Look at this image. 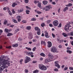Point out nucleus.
Wrapping results in <instances>:
<instances>
[{
	"mask_svg": "<svg viewBox=\"0 0 73 73\" xmlns=\"http://www.w3.org/2000/svg\"><path fill=\"white\" fill-rule=\"evenodd\" d=\"M10 62V61H9L6 58L4 59H2L0 57V66H1L0 68L1 71H3L4 69L6 68V65H8L9 66V65L10 64L11 62V63L13 62Z\"/></svg>",
	"mask_w": 73,
	"mask_h": 73,
	"instance_id": "nucleus-1",
	"label": "nucleus"
},
{
	"mask_svg": "<svg viewBox=\"0 0 73 73\" xmlns=\"http://www.w3.org/2000/svg\"><path fill=\"white\" fill-rule=\"evenodd\" d=\"M39 68L40 69L42 70H46L47 69L46 67L44 66L42 64H40L39 65Z\"/></svg>",
	"mask_w": 73,
	"mask_h": 73,
	"instance_id": "nucleus-2",
	"label": "nucleus"
},
{
	"mask_svg": "<svg viewBox=\"0 0 73 73\" xmlns=\"http://www.w3.org/2000/svg\"><path fill=\"white\" fill-rule=\"evenodd\" d=\"M51 51L53 53H56L57 51V49L54 46L52 47L51 49Z\"/></svg>",
	"mask_w": 73,
	"mask_h": 73,
	"instance_id": "nucleus-3",
	"label": "nucleus"
},
{
	"mask_svg": "<svg viewBox=\"0 0 73 73\" xmlns=\"http://www.w3.org/2000/svg\"><path fill=\"white\" fill-rule=\"evenodd\" d=\"M72 26L71 25H70V24H68L65 26L64 29L66 31H67L68 30H69V28H70Z\"/></svg>",
	"mask_w": 73,
	"mask_h": 73,
	"instance_id": "nucleus-4",
	"label": "nucleus"
},
{
	"mask_svg": "<svg viewBox=\"0 0 73 73\" xmlns=\"http://www.w3.org/2000/svg\"><path fill=\"white\" fill-rule=\"evenodd\" d=\"M53 24L54 26L57 27V26H58V25L59 23H58V21L55 20L53 22Z\"/></svg>",
	"mask_w": 73,
	"mask_h": 73,
	"instance_id": "nucleus-5",
	"label": "nucleus"
},
{
	"mask_svg": "<svg viewBox=\"0 0 73 73\" xmlns=\"http://www.w3.org/2000/svg\"><path fill=\"white\" fill-rule=\"evenodd\" d=\"M48 60H52L53 58V56L51 53H49L48 55Z\"/></svg>",
	"mask_w": 73,
	"mask_h": 73,
	"instance_id": "nucleus-6",
	"label": "nucleus"
},
{
	"mask_svg": "<svg viewBox=\"0 0 73 73\" xmlns=\"http://www.w3.org/2000/svg\"><path fill=\"white\" fill-rule=\"evenodd\" d=\"M26 59L25 60V63H27V62H29L31 60V59L29 57L26 56Z\"/></svg>",
	"mask_w": 73,
	"mask_h": 73,
	"instance_id": "nucleus-7",
	"label": "nucleus"
},
{
	"mask_svg": "<svg viewBox=\"0 0 73 73\" xmlns=\"http://www.w3.org/2000/svg\"><path fill=\"white\" fill-rule=\"evenodd\" d=\"M52 7L51 5H48V6H46L45 7V9L46 11H47L49 10L50 8H52Z\"/></svg>",
	"mask_w": 73,
	"mask_h": 73,
	"instance_id": "nucleus-8",
	"label": "nucleus"
},
{
	"mask_svg": "<svg viewBox=\"0 0 73 73\" xmlns=\"http://www.w3.org/2000/svg\"><path fill=\"white\" fill-rule=\"evenodd\" d=\"M44 33H45V37H46V38H49V37H50V36L48 35V33L47 32V31H45Z\"/></svg>",
	"mask_w": 73,
	"mask_h": 73,
	"instance_id": "nucleus-9",
	"label": "nucleus"
},
{
	"mask_svg": "<svg viewBox=\"0 0 73 73\" xmlns=\"http://www.w3.org/2000/svg\"><path fill=\"white\" fill-rule=\"evenodd\" d=\"M17 19V20L19 22H20L21 21V16H17L16 18Z\"/></svg>",
	"mask_w": 73,
	"mask_h": 73,
	"instance_id": "nucleus-10",
	"label": "nucleus"
},
{
	"mask_svg": "<svg viewBox=\"0 0 73 73\" xmlns=\"http://www.w3.org/2000/svg\"><path fill=\"white\" fill-rule=\"evenodd\" d=\"M48 48H50L52 46V43L50 42H48Z\"/></svg>",
	"mask_w": 73,
	"mask_h": 73,
	"instance_id": "nucleus-11",
	"label": "nucleus"
},
{
	"mask_svg": "<svg viewBox=\"0 0 73 73\" xmlns=\"http://www.w3.org/2000/svg\"><path fill=\"white\" fill-rule=\"evenodd\" d=\"M54 63L55 66L57 67V66H58L59 65V64H58V61H55L54 62Z\"/></svg>",
	"mask_w": 73,
	"mask_h": 73,
	"instance_id": "nucleus-12",
	"label": "nucleus"
},
{
	"mask_svg": "<svg viewBox=\"0 0 73 73\" xmlns=\"http://www.w3.org/2000/svg\"><path fill=\"white\" fill-rule=\"evenodd\" d=\"M29 38H32V37H33V35H32V33H29Z\"/></svg>",
	"mask_w": 73,
	"mask_h": 73,
	"instance_id": "nucleus-13",
	"label": "nucleus"
},
{
	"mask_svg": "<svg viewBox=\"0 0 73 73\" xmlns=\"http://www.w3.org/2000/svg\"><path fill=\"white\" fill-rule=\"evenodd\" d=\"M31 54H33V53L31 52H28L27 55L28 56H30V55H31Z\"/></svg>",
	"mask_w": 73,
	"mask_h": 73,
	"instance_id": "nucleus-14",
	"label": "nucleus"
},
{
	"mask_svg": "<svg viewBox=\"0 0 73 73\" xmlns=\"http://www.w3.org/2000/svg\"><path fill=\"white\" fill-rule=\"evenodd\" d=\"M18 45L19 44H13L12 45V46L13 47H14V48H15V47H17Z\"/></svg>",
	"mask_w": 73,
	"mask_h": 73,
	"instance_id": "nucleus-15",
	"label": "nucleus"
},
{
	"mask_svg": "<svg viewBox=\"0 0 73 73\" xmlns=\"http://www.w3.org/2000/svg\"><path fill=\"white\" fill-rule=\"evenodd\" d=\"M23 11L24 9H21L19 10H18V12L19 13H21L22 12H23Z\"/></svg>",
	"mask_w": 73,
	"mask_h": 73,
	"instance_id": "nucleus-16",
	"label": "nucleus"
},
{
	"mask_svg": "<svg viewBox=\"0 0 73 73\" xmlns=\"http://www.w3.org/2000/svg\"><path fill=\"white\" fill-rule=\"evenodd\" d=\"M17 5V3L14 2L13 3V4L12 5V7H15V6Z\"/></svg>",
	"mask_w": 73,
	"mask_h": 73,
	"instance_id": "nucleus-17",
	"label": "nucleus"
},
{
	"mask_svg": "<svg viewBox=\"0 0 73 73\" xmlns=\"http://www.w3.org/2000/svg\"><path fill=\"white\" fill-rule=\"evenodd\" d=\"M41 44H42L43 45H46V42L42 40L41 41Z\"/></svg>",
	"mask_w": 73,
	"mask_h": 73,
	"instance_id": "nucleus-18",
	"label": "nucleus"
},
{
	"mask_svg": "<svg viewBox=\"0 0 73 73\" xmlns=\"http://www.w3.org/2000/svg\"><path fill=\"white\" fill-rule=\"evenodd\" d=\"M37 6L39 8H41V3L40 2H39L37 4Z\"/></svg>",
	"mask_w": 73,
	"mask_h": 73,
	"instance_id": "nucleus-19",
	"label": "nucleus"
},
{
	"mask_svg": "<svg viewBox=\"0 0 73 73\" xmlns=\"http://www.w3.org/2000/svg\"><path fill=\"white\" fill-rule=\"evenodd\" d=\"M35 31H38L39 30H40V29L38 27H35Z\"/></svg>",
	"mask_w": 73,
	"mask_h": 73,
	"instance_id": "nucleus-20",
	"label": "nucleus"
},
{
	"mask_svg": "<svg viewBox=\"0 0 73 73\" xmlns=\"http://www.w3.org/2000/svg\"><path fill=\"white\" fill-rule=\"evenodd\" d=\"M62 35L64 36V37H67V36H68V35L66 33H62Z\"/></svg>",
	"mask_w": 73,
	"mask_h": 73,
	"instance_id": "nucleus-21",
	"label": "nucleus"
},
{
	"mask_svg": "<svg viewBox=\"0 0 73 73\" xmlns=\"http://www.w3.org/2000/svg\"><path fill=\"white\" fill-rule=\"evenodd\" d=\"M5 32H7V33H9L10 31L8 29H5Z\"/></svg>",
	"mask_w": 73,
	"mask_h": 73,
	"instance_id": "nucleus-22",
	"label": "nucleus"
},
{
	"mask_svg": "<svg viewBox=\"0 0 73 73\" xmlns=\"http://www.w3.org/2000/svg\"><path fill=\"white\" fill-rule=\"evenodd\" d=\"M68 9V7H66L63 10L64 12H66V11Z\"/></svg>",
	"mask_w": 73,
	"mask_h": 73,
	"instance_id": "nucleus-23",
	"label": "nucleus"
},
{
	"mask_svg": "<svg viewBox=\"0 0 73 73\" xmlns=\"http://www.w3.org/2000/svg\"><path fill=\"white\" fill-rule=\"evenodd\" d=\"M43 4L46 5V4H47L48 3V2L46 1H43Z\"/></svg>",
	"mask_w": 73,
	"mask_h": 73,
	"instance_id": "nucleus-24",
	"label": "nucleus"
},
{
	"mask_svg": "<svg viewBox=\"0 0 73 73\" xmlns=\"http://www.w3.org/2000/svg\"><path fill=\"white\" fill-rule=\"evenodd\" d=\"M12 35H13V33H9L7 34V36H12Z\"/></svg>",
	"mask_w": 73,
	"mask_h": 73,
	"instance_id": "nucleus-25",
	"label": "nucleus"
},
{
	"mask_svg": "<svg viewBox=\"0 0 73 73\" xmlns=\"http://www.w3.org/2000/svg\"><path fill=\"white\" fill-rule=\"evenodd\" d=\"M41 26L42 27H44V26H45V23H42L41 24Z\"/></svg>",
	"mask_w": 73,
	"mask_h": 73,
	"instance_id": "nucleus-26",
	"label": "nucleus"
},
{
	"mask_svg": "<svg viewBox=\"0 0 73 73\" xmlns=\"http://www.w3.org/2000/svg\"><path fill=\"white\" fill-rule=\"evenodd\" d=\"M40 56H43V57H45V54H44V53H41L40 54Z\"/></svg>",
	"mask_w": 73,
	"mask_h": 73,
	"instance_id": "nucleus-27",
	"label": "nucleus"
},
{
	"mask_svg": "<svg viewBox=\"0 0 73 73\" xmlns=\"http://www.w3.org/2000/svg\"><path fill=\"white\" fill-rule=\"evenodd\" d=\"M72 4L71 3H69L68 5H66V6H67L68 7H70V6H72Z\"/></svg>",
	"mask_w": 73,
	"mask_h": 73,
	"instance_id": "nucleus-28",
	"label": "nucleus"
},
{
	"mask_svg": "<svg viewBox=\"0 0 73 73\" xmlns=\"http://www.w3.org/2000/svg\"><path fill=\"white\" fill-rule=\"evenodd\" d=\"M67 53H68L69 54H71L72 53V51L69 50H67Z\"/></svg>",
	"mask_w": 73,
	"mask_h": 73,
	"instance_id": "nucleus-29",
	"label": "nucleus"
},
{
	"mask_svg": "<svg viewBox=\"0 0 73 73\" xmlns=\"http://www.w3.org/2000/svg\"><path fill=\"white\" fill-rule=\"evenodd\" d=\"M40 30H39L37 31V33L38 35H40Z\"/></svg>",
	"mask_w": 73,
	"mask_h": 73,
	"instance_id": "nucleus-30",
	"label": "nucleus"
},
{
	"mask_svg": "<svg viewBox=\"0 0 73 73\" xmlns=\"http://www.w3.org/2000/svg\"><path fill=\"white\" fill-rule=\"evenodd\" d=\"M27 30H30L31 29V26L27 27Z\"/></svg>",
	"mask_w": 73,
	"mask_h": 73,
	"instance_id": "nucleus-31",
	"label": "nucleus"
},
{
	"mask_svg": "<svg viewBox=\"0 0 73 73\" xmlns=\"http://www.w3.org/2000/svg\"><path fill=\"white\" fill-rule=\"evenodd\" d=\"M39 71L38 70H36L33 72V73H38Z\"/></svg>",
	"mask_w": 73,
	"mask_h": 73,
	"instance_id": "nucleus-32",
	"label": "nucleus"
},
{
	"mask_svg": "<svg viewBox=\"0 0 73 73\" xmlns=\"http://www.w3.org/2000/svg\"><path fill=\"white\" fill-rule=\"evenodd\" d=\"M47 24H49L51 22V20H48L46 21Z\"/></svg>",
	"mask_w": 73,
	"mask_h": 73,
	"instance_id": "nucleus-33",
	"label": "nucleus"
},
{
	"mask_svg": "<svg viewBox=\"0 0 73 73\" xmlns=\"http://www.w3.org/2000/svg\"><path fill=\"white\" fill-rule=\"evenodd\" d=\"M13 22L14 23H17V21L15 20V19L13 20Z\"/></svg>",
	"mask_w": 73,
	"mask_h": 73,
	"instance_id": "nucleus-34",
	"label": "nucleus"
},
{
	"mask_svg": "<svg viewBox=\"0 0 73 73\" xmlns=\"http://www.w3.org/2000/svg\"><path fill=\"white\" fill-rule=\"evenodd\" d=\"M25 48L26 49L28 50H31V48H28L27 47H26Z\"/></svg>",
	"mask_w": 73,
	"mask_h": 73,
	"instance_id": "nucleus-35",
	"label": "nucleus"
},
{
	"mask_svg": "<svg viewBox=\"0 0 73 73\" xmlns=\"http://www.w3.org/2000/svg\"><path fill=\"white\" fill-rule=\"evenodd\" d=\"M62 25L61 24V23H60L59 25L58 26V27L61 28V27Z\"/></svg>",
	"mask_w": 73,
	"mask_h": 73,
	"instance_id": "nucleus-36",
	"label": "nucleus"
},
{
	"mask_svg": "<svg viewBox=\"0 0 73 73\" xmlns=\"http://www.w3.org/2000/svg\"><path fill=\"white\" fill-rule=\"evenodd\" d=\"M25 3L27 4L29 2V0H25Z\"/></svg>",
	"mask_w": 73,
	"mask_h": 73,
	"instance_id": "nucleus-37",
	"label": "nucleus"
},
{
	"mask_svg": "<svg viewBox=\"0 0 73 73\" xmlns=\"http://www.w3.org/2000/svg\"><path fill=\"white\" fill-rule=\"evenodd\" d=\"M34 2L35 4H37V3H38V2H39V1H35Z\"/></svg>",
	"mask_w": 73,
	"mask_h": 73,
	"instance_id": "nucleus-38",
	"label": "nucleus"
},
{
	"mask_svg": "<svg viewBox=\"0 0 73 73\" xmlns=\"http://www.w3.org/2000/svg\"><path fill=\"white\" fill-rule=\"evenodd\" d=\"M12 13L13 14H15L16 12H15V11H14V9H12Z\"/></svg>",
	"mask_w": 73,
	"mask_h": 73,
	"instance_id": "nucleus-39",
	"label": "nucleus"
},
{
	"mask_svg": "<svg viewBox=\"0 0 73 73\" xmlns=\"http://www.w3.org/2000/svg\"><path fill=\"white\" fill-rule=\"evenodd\" d=\"M68 69V68L67 67H65V68H64L63 69L64 70H67V69Z\"/></svg>",
	"mask_w": 73,
	"mask_h": 73,
	"instance_id": "nucleus-40",
	"label": "nucleus"
},
{
	"mask_svg": "<svg viewBox=\"0 0 73 73\" xmlns=\"http://www.w3.org/2000/svg\"><path fill=\"white\" fill-rule=\"evenodd\" d=\"M7 23V20H5L4 22V24L5 25Z\"/></svg>",
	"mask_w": 73,
	"mask_h": 73,
	"instance_id": "nucleus-41",
	"label": "nucleus"
},
{
	"mask_svg": "<svg viewBox=\"0 0 73 73\" xmlns=\"http://www.w3.org/2000/svg\"><path fill=\"white\" fill-rule=\"evenodd\" d=\"M9 15H11V16H12V12H11V11H9Z\"/></svg>",
	"mask_w": 73,
	"mask_h": 73,
	"instance_id": "nucleus-42",
	"label": "nucleus"
},
{
	"mask_svg": "<svg viewBox=\"0 0 73 73\" xmlns=\"http://www.w3.org/2000/svg\"><path fill=\"white\" fill-rule=\"evenodd\" d=\"M6 48H7V49H10V48H11V46H7L6 47Z\"/></svg>",
	"mask_w": 73,
	"mask_h": 73,
	"instance_id": "nucleus-43",
	"label": "nucleus"
},
{
	"mask_svg": "<svg viewBox=\"0 0 73 73\" xmlns=\"http://www.w3.org/2000/svg\"><path fill=\"white\" fill-rule=\"evenodd\" d=\"M37 13H38V14H41V13H42L41 12L39 11H37Z\"/></svg>",
	"mask_w": 73,
	"mask_h": 73,
	"instance_id": "nucleus-44",
	"label": "nucleus"
},
{
	"mask_svg": "<svg viewBox=\"0 0 73 73\" xmlns=\"http://www.w3.org/2000/svg\"><path fill=\"white\" fill-rule=\"evenodd\" d=\"M52 35L53 38H55V37H56L55 35L53 34V33H52Z\"/></svg>",
	"mask_w": 73,
	"mask_h": 73,
	"instance_id": "nucleus-45",
	"label": "nucleus"
},
{
	"mask_svg": "<svg viewBox=\"0 0 73 73\" xmlns=\"http://www.w3.org/2000/svg\"><path fill=\"white\" fill-rule=\"evenodd\" d=\"M69 69L70 70H73V67H69Z\"/></svg>",
	"mask_w": 73,
	"mask_h": 73,
	"instance_id": "nucleus-46",
	"label": "nucleus"
},
{
	"mask_svg": "<svg viewBox=\"0 0 73 73\" xmlns=\"http://www.w3.org/2000/svg\"><path fill=\"white\" fill-rule=\"evenodd\" d=\"M63 41H64V40H60L59 41V42L60 43H61V42H63Z\"/></svg>",
	"mask_w": 73,
	"mask_h": 73,
	"instance_id": "nucleus-47",
	"label": "nucleus"
},
{
	"mask_svg": "<svg viewBox=\"0 0 73 73\" xmlns=\"http://www.w3.org/2000/svg\"><path fill=\"white\" fill-rule=\"evenodd\" d=\"M45 61L46 63H47V62H49V61L47 59H45Z\"/></svg>",
	"mask_w": 73,
	"mask_h": 73,
	"instance_id": "nucleus-48",
	"label": "nucleus"
},
{
	"mask_svg": "<svg viewBox=\"0 0 73 73\" xmlns=\"http://www.w3.org/2000/svg\"><path fill=\"white\" fill-rule=\"evenodd\" d=\"M36 49V47H35L34 48H33V51H35Z\"/></svg>",
	"mask_w": 73,
	"mask_h": 73,
	"instance_id": "nucleus-49",
	"label": "nucleus"
},
{
	"mask_svg": "<svg viewBox=\"0 0 73 73\" xmlns=\"http://www.w3.org/2000/svg\"><path fill=\"white\" fill-rule=\"evenodd\" d=\"M49 26H50V27H53V25L51 24H49Z\"/></svg>",
	"mask_w": 73,
	"mask_h": 73,
	"instance_id": "nucleus-50",
	"label": "nucleus"
},
{
	"mask_svg": "<svg viewBox=\"0 0 73 73\" xmlns=\"http://www.w3.org/2000/svg\"><path fill=\"white\" fill-rule=\"evenodd\" d=\"M54 71H55L56 72H57V71H58V69H57V68H55L54 69Z\"/></svg>",
	"mask_w": 73,
	"mask_h": 73,
	"instance_id": "nucleus-51",
	"label": "nucleus"
},
{
	"mask_svg": "<svg viewBox=\"0 0 73 73\" xmlns=\"http://www.w3.org/2000/svg\"><path fill=\"white\" fill-rule=\"evenodd\" d=\"M26 8H27L28 9H31V8L28 6H26Z\"/></svg>",
	"mask_w": 73,
	"mask_h": 73,
	"instance_id": "nucleus-52",
	"label": "nucleus"
},
{
	"mask_svg": "<svg viewBox=\"0 0 73 73\" xmlns=\"http://www.w3.org/2000/svg\"><path fill=\"white\" fill-rule=\"evenodd\" d=\"M33 42H36L37 40L36 39H33Z\"/></svg>",
	"mask_w": 73,
	"mask_h": 73,
	"instance_id": "nucleus-53",
	"label": "nucleus"
},
{
	"mask_svg": "<svg viewBox=\"0 0 73 73\" xmlns=\"http://www.w3.org/2000/svg\"><path fill=\"white\" fill-rule=\"evenodd\" d=\"M2 33H3V30H0V35H1Z\"/></svg>",
	"mask_w": 73,
	"mask_h": 73,
	"instance_id": "nucleus-54",
	"label": "nucleus"
},
{
	"mask_svg": "<svg viewBox=\"0 0 73 73\" xmlns=\"http://www.w3.org/2000/svg\"><path fill=\"white\" fill-rule=\"evenodd\" d=\"M31 21H36V19L33 18L31 19Z\"/></svg>",
	"mask_w": 73,
	"mask_h": 73,
	"instance_id": "nucleus-55",
	"label": "nucleus"
},
{
	"mask_svg": "<svg viewBox=\"0 0 73 73\" xmlns=\"http://www.w3.org/2000/svg\"><path fill=\"white\" fill-rule=\"evenodd\" d=\"M52 4L53 5H56V3L54 2H52Z\"/></svg>",
	"mask_w": 73,
	"mask_h": 73,
	"instance_id": "nucleus-56",
	"label": "nucleus"
},
{
	"mask_svg": "<svg viewBox=\"0 0 73 73\" xmlns=\"http://www.w3.org/2000/svg\"><path fill=\"white\" fill-rule=\"evenodd\" d=\"M3 48V46L0 45V49H1Z\"/></svg>",
	"mask_w": 73,
	"mask_h": 73,
	"instance_id": "nucleus-57",
	"label": "nucleus"
},
{
	"mask_svg": "<svg viewBox=\"0 0 73 73\" xmlns=\"http://www.w3.org/2000/svg\"><path fill=\"white\" fill-rule=\"evenodd\" d=\"M15 25H11L10 26V27H12V28H13Z\"/></svg>",
	"mask_w": 73,
	"mask_h": 73,
	"instance_id": "nucleus-58",
	"label": "nucleus"
},
{
	"mask_svg": "<svg viewBox=\"0 0 73 73\" xmlns=\"http://www.w3.org/2000/svg\"><path fill=\"white\" fill-rule=\"evenodd\" d=\"M25 72H26V73H28V70L27 69L25 70Z\"/></svg>",
	"mask_w": 73,
	"mask_h": 73,
	"instance_id": "nucleus-59",
	"label": "nucleus"
},
{
	"mask_svg": "<svg viewBox=\"0 0 73 73\" xmlns=\"http://www.w3.org/2000/svg\"><path fill=\"white\" fill-rule=\"evenodd\" d=\"M35 37L36 38H39V36H38L37 35Z\"/></svg>",
	"mask_w": 73,
	"mask_h": 73,
	"instance_id": "nucleus-60",
	"label": "nucleus"
},
{
	"mask_svg": "<svg viewBox=\"0 0 73 73\" xmlns=\"http://www.w3.org/2000/svg\"><path fill=\"white\" fill-rule=\"evenodd\" d=\"M7 9L8 11H9H9H10V10H9V8L7 7Z\"/></svg>",
	"mask_w": 73,
	"mask_h": 73,
	"instance_id": "nucleus-61",
	"label": "nucleus"
},
{
	"mask_svg": "<svg viewBox=\"0 0 73 73\" xmlns=\"http://www.w3.org/2000/svg\"><path fill=\"white\" fill-rule=\"evenodd\" d=\"M70 35H71V36H73V32H72L71 33H70Z\"/></svg>",
	"mask_w": 73,
	"mask_h": 73,
	"instance_id": "nucleus-62",
	"label": "nucleus"
},
{
	"mask_svg": "<svg viewBox=\"0 0 73 73\" xmlns=\"http://www.w3.org/2000/svg\"><path fill=\"white\" fill-rule=\"evenodd\" d=\"M22 23H26V22L25 21H22Z\"/></svg>",
	"mask_w": 73,
	"mask_h": 73,
	"instance_id": "nucleus-63",
	"label": "nucleus"
},
{
	"mask_svg": "<svg viewBox=\"0 0 73 73\" xmlns=\"http://www.w3.org/2000/svg\"><path fill=\"white\" fill-rule=\"evenodd\" d=\"M7 9L6 8V7H5L4 8H3V10L5 11H6V10H7Z\"/></svg>",
	"mask_w": 73,
	"mask_h": 73,
	"instance_id": "nucleus-64",
	"label": "nucleus"
}]
</instances>
